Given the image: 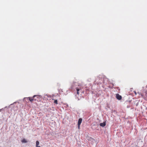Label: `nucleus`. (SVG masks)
<instances>
[{
	"label": "nucleus",
	"instance_id": "3",
	"mask_svg": "<svg viewBox=\"0 0 147 147\" xmlns=\"http://www.w3.org/2000/svg\"><path fill=\"white\" fill-rule=\"evenodd\" d=\"M116 98L118 100H120L122 98V96L118 94H116Z\"/></svg>",
	"mask_w": 147,
	"mask_h": 147
},
{
	"label": "nucleus",
	"instance_id": "10",
	"mask_svg": "<svg viewBox=\"0 0 147 147\" xmlns=\"http://www.w3.org/2000/svg\"><path fill=\"white\" fill-rule=\"evenodd\" d=\"M76 90H77V94H79V89L78 88H76Z\"/></svg>",
	"mask_w": 147,
	"mask_h": 147
},
{
	"label": "nucleus",
	"instance_id": "7",
	"mask_svg": "<svg viewBox=\"0 0 147 147\" xmlns=\"http://www.w3.org/2000/svg\"><path fill=\"white\" fill-rule=\"evenodd\" d=\"M88 140L89 141H91L92 142H93L94 141H95V140L93 138H92L90 137L89 138V139H88Z\"/></svg>",
	"mask_w": 147,
	"mask_h": 147
},
{
	"label": "nucleus",
	"instance_id": "12",
	"mask_svg": "<svg viewBox=\"0 0 147 147\" xmlns=\"http://www.w3.org/2000/svg\"><path fill=\"white\" fill-rule=\"evenodd\" d=\"M138 102H137L136 104V106H138Z\"/></svg>",
	"mask_w": 147,
	"mask_h": 147
},
{
	"label": "nucleus",
	"instance_id": "16",
	"mask_svg": "<svg viewBox=\"0 0 147 147\" xmlns=\"http://www.w3.org/2000/svg\"><path fill=\"white\" fill-rule=\"evenodd\" d=\"M146 110H147V107L146 108Z\"/></svg>",
	"mask_w": 147,
	"mask_h": 147
},
{
	"label": "nucleus",
	"instance_id": "18",
	"mask_svg": "<svg viewBox=\"0 0 147 147\" xmlns=\"http://www.w3.org/2000/svg\"><path fill=\"white\" fill-rule=\"evenodd\" d=\"M146 87L147 88V86H146Z\"/></svg>",
	"mask_w": 147,
	"mask_h": 147
},
{
	"label": "nucleus",
	"instance_id": "13",
	"mask_svg": "<svg viewBox=\"0 0 147 147\" xmlns=\"http://www.w3.org/2000/svg\"><path fill=\"white\" fill-rule=\"evenodd\" d=\"M127 107L128 108H129L130 107V106H127Z\"/></svg>",
	"mask_w": 147,
	"mask_h": 147
},
{
	"label": "nucleus",
	"instance_id": "1",
	"mask_svg": "<svg viewBox=\"0 0 147 147\" xmlns=\"http://www.w3.org/2000/svg\"><path fill=\"white\" fill-rule=\"evenodd\" d=\"M82 118H80L78 120V129H80V125L81 124L82 121Z\"/></svg>",
	"mask_w": 147,
	"mask_h": 147
},
{
	"label": "nucleus",
	"instance_id": "2",
	"mask_svg": "<svg viewBox=\"0 0 147 147\" xmlns=\"http://www.w3.org/2000/svg\"><path fill=\"white\" fill-rule=\"evenodd\" d=\"M37 95H34L32 97H29L28 98H29V100L31 102H32V101L34 100H36V99H34V98L36 96H37Z\"/></svg>",
	"mask_w": 147,
	"mask_h": 147
},
{
	"label": "nucleus",
	"instance_id": "11",
	"mask_svg": "<svg viewBox=\"0 0 147 147\" xmlns=\"http://www.w3.org/2000/svg\"><path fill=\"white\" fill-rule=\"evenodd\" d=\"M16 102H14L13 104H11L10 105H13L15 103H16Z\"/></svg>",
	"mask_w": 147,
	"mask_h": 147
},
{
	"label": "nucleus",
	"instance_id": "17",
	"mask_svg": "<svg viewBox=\"0 0 147 147\" xmlns=\"http://www.w3.org/2000/svg\"><path fill=\"white\" fill-rule=\"evenodd\" d=\"M1 109H0V111H1Z\"/></svg>",
	"mask_w": 147,
	"mask_h": 147
},
{
	"label": "nucleus",
	"instance_id": "6",
	"mask_svg": "<svg viewBox=\"0 0 147 147\" xmlns=\"http://www.w3.org/2000/svg\"><path fill=\"white\" fill-rule=\"evenodd\" d=\"M39 144V142L38 141L36 142V147H41L40 146H38Z\"/></svg>",
	"mask_w": 147,
	"mask_h": 147
},
{
	"label": "nucleus",
	"instance_id": "9",
	"mask_svg": "<svg viewBox=\"0 0 147 147\" xmlns=\"http://www.w3.org/2000/svg\"><path fill=\"white\" fill-rule=\"evenodd\" d=\"M54 103L56 104H58V103H57V100H55L54 101Z\"/></svg>",
	"mask_w": 147,
	"mask_h": 147
},
{
	"label": "nucleus",
	"instance_id": "14",
	"mask_svg": "<svg viewBox=\"0 0 147 147\" xmlns=\"http://www.w3.org/2000/svg\"><path fill=\"white\" fill-rule=\"evenodd\" d=\"M132 89H133V88H131V91H132V90H132Z\"/></svg>",
	"mask_w": 147,
	"mask_h": 147
},
{
	"label": "nucleus",
	"instance_id": "8",
	"mask_svg": "<svg viewBox=\"0 0 147 147\" xmlns=\"http://www.w3.org/2000/svg\"><path fill=\"white\" fill-rule=\"evenodd\" d=\"M21 142L22 143H27V141L25 140V139H23L22 141Z\"/></svg>",
	"mask_w": 147,
	"mask_h": 147
},
{
	"label": "nucleus",
	"instance_id": "4",
	"mask_svg": "<svg viewBox=\"0 0 147 147\" xmlns=\"http://www.w3.org/2000/svg\"><path fill=\"white\" fill-rule=\"evenodd\" d=\"M78 85V84L76 82H74L73 84L71 85V88L72 89H73V88L75 87V86H77Z\"/></svg>",
	"mask_w": 147,
	"mask_h": 147
},
{
	"label": "nucleus",
	"instance_id": "5",
	"mask_svg": "<svg viewBox=\"0 0 147 147\" xmlns=\"http://www.w3.org/2000/svg\"><path fill=\"white\" fill-rule=\"evenodd\" d=\"M106 125V123L105 122H104L102 123H101L100 124V125L102 127H104Z\"/></svg>",
	"mask_w": 147,
	"mask_h": 147
},
{
	"label": "nucleus",
	"instance_id": "15",
	"mask_svg": "<svg viewBox=\"0 0 147 147\" xmlns=\"http://www.w3.org/2000/svg\"><path fill=\"white\" fill-rule=\"evenodd\" d=\"M135 92V93L136 94V92L135 91V92Z\"/></svg>",
	"mask_w": 147,
	"mask_h": 147
}]
</instances>
